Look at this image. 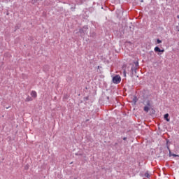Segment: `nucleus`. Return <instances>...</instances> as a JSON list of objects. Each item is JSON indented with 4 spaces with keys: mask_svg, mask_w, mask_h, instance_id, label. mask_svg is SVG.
I'll list each match as a JSON object with an SVG mask.
<instances>
[{
    "mask_svg": "<svg viewBox=\"0 0 179 179\" xmlns=\"http://www.w3.org/2000/svg\"><path fill=\"white\" fill-rule=\"evenodd\" d=\"M87 29H89L87 26H84L83 28L80 29L79 33H80L81 37L85 36V34H86L87 31Z\"/></svg>",
    "mask_w": 179,
    "mask_h": 179,
    "instance_id": "obj_2",
    "label": "nucleus"
},
{
    "mask_svg": "<svg viewBox=\"0 0 179 179\" xmlns=\"http://www.w3.org/2000/svg\"><path fill=\"white\" fill-rule=\"evenodd\" d=\"M29 167H30L29 165H26L24 166L25 170H29Z\"/></svg>",
    "mask_w": 179,
    "mask_h": 179,
    "instance_id": "obj_15",
    "label": "nucleus"
},
{
    "mask_svg": "<svg viewBox=\"0 0 179 179\" xmlns=\"http://www.w3.org/2000/svg\"><path fill=\"white\" fill-rule=\"evenodd\" d=\"M145 176L147 177V178H150V175H149V173H145Z\"/></svg>",
    "mask_w": 179,
    "mask_h": 179,
    "instance_id": "obj_11",
    "label": "nucleus"
},
{
    "mask_svg": "<svg viewBox=\"0 0 179 179\" xmlns=\"http://www.w3.org/2000/svg\"><path fill=\"white\" fill-rule=\"evenodd\" d=\"M143 110L144 111H145V113H149V110H150V108H149V106H145Z\"/></svg>",
    "mask_w": 179,
    "mask_h": 179,
    "instance_id": "obj_7",
    "label": "nucleus"
},
{
    "mask_svg": "<svg viewBox=\"0 0 179 179\" xmlns=\"http://www.w3.org/2000/svg\"><path fill=\"white\" fill-rule=\"evenodd\" d=\"M123 73L124 77L127 76V71H125V70L124 71Z\"/></svg>",
    "mask_w": 179,
    "mask_h": 179,
    "instance_id": "obj_16",
    "label": "nucleus"
},
{
    "mask_svg": "<svg viewBox=\"0 0 179 179\" xmlns=\"http://www.w3.org/2000/svg\"><path fill=\"white\" fill-rule=\"evenodd\" d=\"M171 156H173V157H178V155H176V154H171Z\"/></svg>",
    "mask_w": 179,
    "mask_h": 179,
    "instance_id": "obj_14",
    "label": "nucleus"
},
{
    "mask_svg": "<svg viewBox=\"0 0 179 179\" xmlns=\"http://www.w3.org/2000/svg\"><path fill=\"white\" fill-rule=\"evenodd\" d=\"M107 99H108V100H110V97H109V96H107Z\"/></svg>",
    "mask_w": 179,
    "mask_h": 179,
    "instance_id": "obj_20",
    "label": "nucleus"
},
{
    "mask_svg": "<svg viewBox=\"0 0 179 179\" xmlns=\"http://www.w3.org/2000/svg\"><path fill=\"white\" fill-rule=\"evenodd\" d=\"M115 145H118V143H116Z\"/></svg>",
    "mask_w": 179,
    "mask_h": 179,
    "instance_id": "obj_22",
    "label": "nucleus"
},
{
    "mask_svg": "<svg viewBox=\"0 0 179 179\" xmlns=\"http://www.w3.org/2000/svg\"><path fill=\"white\" fill-rule=\"evenodd\" d=\"M176 30H177V31H179V25L176 26Z\"/></svg>",
    "mask_w": 179,
    "mask_h": 179,
    "instance_id": "obj_18",
    "label": "nucleus"
},
{
    "mask_svg": "<svg viewBox=\"0 0 179 179\" xmlns=\"http://www.w3.org/2000/svg\"><path fill=\"white\" fill-rule=\"evenodd\" d=\"M123 141H127V137H124Z\"/></svg>",
    "mask_w": 179,
    "mask_h": 179,
    "instance_id": "obj_19",
    "label": "nucleus"
},
{
    "mask_svg": "<svg viewBox=\"0 0 179 179\" xmlns=\"http://www.w3.org/2000/svg\"><path fill=\"white\" fill-rule=\"evenodd\" d=\"M148 107H150V101H147Z\"/></svg>",
    "mask_w": 179,
    "mask_h": 179,
    "instance_id": "obj_12",
    "label": "nucleus"
},
{
    "mask_svg": "<svg viewBox=\"0 0 179 179\" xmlns=\"http://www.w3.org/2000/svg\"><path fill=\"white\" fill-rule=\"evenodd\" d=\"M164 118L166 121H167V122H170V119L169 118V113H166L164 115Z\"/></svg>",
    "mask_w": 179,
    "mask_h": 179,
    "instance_id": "obj_4",
    "label": "nucleus"
},
{
    "mask_svg": "<svg viewBox=\"0 0 179 179\" xmlns=\"http://www.w3.org/2000/svg\"><path fill=\"white\" fill-rule=\"evenodd\" d=\"M160 48H159V46H156L155 48V49H154V51L155 52H160Z\"/></svg>",
    "mask_w": 179,
    "mask_h": 179,
    "instance_id": "obj_6",
    "label": "nucleus"
},
{
    "mask_svg": "<svg viewBox=\"0 0 179 179\" xmlns=\"http://www.w3.org/2000/svg\"><path fill=\"white\" fill-rule=\"evenodd\" d=\"M134 64H135L134 68H138V66H139V63L138 62H134Z\"/></svg>",
    "mask_w": 179,
    "mask_h": 179,
    "instance_id": "obj_10",
    "label": "nucleus"
},
{
    "mask_svg": "<svg viewBox=\"0 0 179 179\" xmlns=\"http://www.w3.org/2000/svg\"><path fill=\"white\" fill-rule=\"evenodd\" d=\"M136 69H138V68L135 67V66H132V67L131 69V72L132 75H134V72H135V73H136Z\"/></svg>",
    "mask_w": 179,
    "mask_h": 179,
    "instance_id": "obj_3",
    "label": "nucleus"
},
{
    "mask_svg": "<svg viewBox=\"0 0 179 179\" xmlns=\"http://www.w3.org/2000/svg\"><path fill=\"white\" fill-rule=\"evenodd\" d=\"M31 96L32 97H37V92H36V91H32V92H31Z\"/></svg>",
    "mask_w": 179,
    "mask_h": 179,
    "instance_id": "obj_5",
    "label": "nucleus"
},
{
    "mask_svg": "<svg viewBox=\"0 0 179 179\" xmlns=\"http://www.w3.org/2000/svg\"><path fill=\"white\" fill-rule=\"evenodd\" d=\"M177 18H178V19H179V15H177Z\"/></svg>",
    "mask_w": 179,
    "mask_h": 179,
    "instance_id": "obj_21",
    "label": "nucleus"
},
{
    "mask_svg": "<svg viewBox=\"0 0 179 179\" xmlns=\"http://www.w3.org/2000/svg\"><path fill=\"white\" fill-rule=\"evenodd\" d=\"M167 149L169 152V156H170V157H171V150H170V147L169 145H167Z\"/></svg>",
    "mask_w": 179,
    "mask_h": 179,
    "instance_id": "obj_9",
    "label": "nucleus"
},
{
    "mask_svg": "<svg viewBox=\"0 0 179 179\" xmlns=\"http://www.w3.org/2000/svg\"><path fill=\"white\" fill-rule=\"evenodd\" d=\"M157 44L162 43V40L157 39Z\"/></svg>",
    "mask_w": 179,
    "mask_h": 179,
    "instance_id": "obj_13",
    "label": "nucleus"
},
{
    "mask_svg": "<svg viewBox=\"0 0 179 179\" xmlns=\"http://www.w3.org/2000/svg\"><path fill=\"white\" fill-rule=\"evenodd\" d=\"M178 26H179V23H178Z\"/></svg>",
    "mask_w": 179,
    "mask_h": 179,
    "instance_id": "obj_23",
    "label": "nucleus"
},
{
    "mask_svg": "<svg viewBox=\"0 0 179 179\" xmlns=\"http://www.w3.org/2000/svg\"><path fill=\"white\" fill-rule=\"evenodd\" d=\"M159 52H164V49H160Z\"/></svg>",
    "mask_w": 179,
    "mask_h": 179,
    "instance_id": "obj_17",
    "label": "nucleus"
},
{
    "mask_svg": "<svg viewBox=\"0 0 179 179\" xmlns=\"http://www.w3.org/2000/svg\"><path fill=\"white\" fill-rule=\"evenodd\" d=\"M113 83H115V85H118V83H121V76L119 75H116L113 78Z\"/></svg>",
    "mask_w": 179,
    "mask_h": 179,
    "instance_id": "obj_1",
    "label": "nucleus"
},
{
    "mask_svg": "<svg viewBox=\"0 0 179 179\" xmlns=\"http://www.w3.org/2000/svg\"><path fill=\"white\" fill-rule=\"evenodd\" d=\"M33 99L31 96H28L26 99L25 101H31Z\"/></svg>",
    "mask_w": 179,
    "mask_h": 179,
    "instance_id": "obj_8",
    "label": "nucleus"
}]
</instances>
